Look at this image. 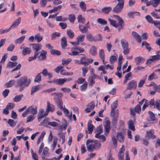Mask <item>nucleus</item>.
Instances as JSON below:
<instances>
[{"label":"nucleus","mask_w":160,"mask_h":160,"mask_svg":"<svg viewBox=\"0 0 160 160\" xmlns=\"http://www.w3.org/2000/svg\"><path fill=\"white\" fill-rule=\"evenodd\" d=\"M111 17L117 19L118 23L116 21L108 18V20L110 25L117 28L118 31L122 29L124 26V22L121 18L118 15H111Z\"/></svg>","instance_id":"obj_1"},{"label":"nucleus","mask_w":160,"mask_h":160,"mask_svg":"<svg viewBox=\"0 0 160 160\" xmlns=\"http://www.w3.org/2000/svg\"><path fill=\"white\" fill-rule=\"evenodd\" d=\"M30 79H28L25 76L20 78L17 80V85L20 87L19 92H21L24 90V88L28 87L30 83Z\"/></svg>","instance_id":"obj_2"},{"label":"nucleus","mask_w":160,"mask_h":160,"mask_svg":"<svg viewBox=\"0 0 160 160\" xmlns=\"http://www.w3.org/2000/svg\"><path fill=\"white\" fill-rule=\"evenodd\" d=\"M121 44L123 49V54L125 55H128L130 51V48H129L128 42L124 39H122Z\"/></svg>","instance_id":"obj_3"},{"label":"nucleus","mask_w":160,"mask_h":160,"mask_svg":"<svg viewBox=\"0 0 160 160\" xmlns=\"http://www.w3.org/2000/svg\"><path fill=\"white\" fill-rule=\"evenodd\" d=\"M72 52L71 53H69V54L72 56H77L79 53H83L84 52V50L80 47H77L75 48H72L71 49Z\"/></svg>","instance_id":"obj_4"},{"label":"nucleus","mask_w":160,"mask_h":160,"mask_svg":"<svg viewBox=\"0 0 160 160\" xmlns=\"http://www.w3.org/2000/svg\"><path fill=\"white\" fill-rule=\"evenodd\" d=\"M81 61L82 64L86 66L92 63L93 62V60L92 58H87L86 57H81Z\"/></svg>","instance_id":"obj_5"},{"label":"nucleus","mask_w":160,"mask_h":160,"mask_svg":"<svg viewBox=\"0 0 160 160\" xmlns=\"http://www.w3.org/2000/svg\"><path fill=\"white\" fill-rule=\"evenodd\" d=\"M86 145L88 151L89 152H92L95 149L92 140L88 139L87 141Z\"/></svg>","instance_id":"obj_6"},{"label":"nucleus","mask_w":160,"mask_h":160,"mask_svg":"<svg viewBox=\"0 0 160 160\" xmlns=\"http://www.w3.org/2000/svg\"><path fill=\"white\" fill-rule=\"evenodd\" d=\"M26 110L28 114H32L33 115H36L37 113V108L36 106H30Z\"/></svg>","instance_id":"obj_7"},{"label":"nucleus","mask_w":160,"mask_h":160,"mask_svg":"<svg viewBox=\"0 0 160 160\" xmlns=\"http://www.w3.org/2000/svg\"><path fill=\"white\" fill-rule=\"evenodd\" d=\"M24 44H23L22 45L20 48V49H22V54L23 56H25L27 54H30L31 53V50L30 48L28 47H24Z\"/></svg>","instance_id":"obj_8"},{"label":"nucleus","mask_w":160,"mask_h":160,"mask_svg":"<svg viewBox=\"0 0 160 160\" xmlns=\"http://www.w3.org/2000/svg\"><path fill=\"white\" fill-rule=\"evenodd\" d=\"M123 4H118L113 8L112 11L116 13H119L122 12L124 7Z\"/></svg>","instance_id":"obj_9"},{"label":"nucleus","mask_w":160,"mask_h":160,"mask_svg":"<svg viewBox=\"0 0 160 160\" xmlns=\"http://www.w3.org/2000/svg\"><path fill=\"white\" fill-rule=\"evenodd\" d=\"M137 86V82L134 80H132L130 81L127 85V90H131L132 88H135Z\"/></svg>","instance_id":"obj_10"},{"label":"nucleus","mask_w":160,"mask_h":160,"mask_svg":"<svg viewBox=\"0 0 160 160\" xmlns=\"http://www.w3.org/2000/svg\"><path fill=\"white\" fill-rule=\"evenodd\" d=\"M32 46V49L35 51L34 53H38V51L42 48V45L40 44L32 43L30 44Z\"/></svg>","instance_id":"obj_11"},{"label":"nucleus","mask_w":160,"mask_h":160,"mask_svg":"<svg viewBox=\"0 0 160 160\" xmlns=\"http://www.w3.org/2000/svg\"><path fill=\"white\" fill-rule=\"evenodd\" d=\"M124 147L122 145V148L119 150V152L118 154V160H123L124 159Z\"/></svg>","instance_id":"obj_12"},{"label":"nucleus","mask_w":160,"mask_h":160,"mask_svg":"<svg viewBox=\"0 0 160 160\" xmlns=\"http://www.w3.org/2000/svg\"><path fill=\"white\" fill-rule=\"evenodd\" d=\"M95 107V103L93 101H92L90 103L88 104L87 105V108L85 111L86 112L88 113L92 110Z\"/></svg>","instance_id":"obj_13"},{"label":"nucleus","mask_w":160,"mask_h":160,"mask_svg":"<svg viewBox=\"0 0 160 160\" xmlns=\"http://www.w3.org/2000/svg\"><path fill=\"white\" fill-rule=\"evenodd\" d=\"M141 111V108L140 105H137L135 107L134 109L131 110L130 113L131 115L134 116L135 115V112L139 113Z\"/></svg>","instance_id":"obj_14"},{"label":"nucleus","mask_w":160,"mask_h":160,"mask_svg":"<svg viewBox=\"0 0 160 160\" xmlns=\"http://www.w3.org/2000/svg\"><path fill=\"white\" fill-rule=\"evenodd\" d=\"M111 116L113 118L112 123L113 126H115L117 124L118 116V113H116L114 114H111Z\"/></svg>","instance_id":"obj_15"},{"label":"nucleus","mask_w":160,"mask_h":160,"mask_svg":"<svg viewBox=\"0 0 160 160\" xmlns=\"http://www.w3.org/2000/svg\"><path fill=\"white\" fill-rule=\"evenodd\" d=\"M118 106V101L117 100L115 101L111 105V114H114L116 113H118V110L115 111V109L117 108Z\"/></svg>","instance_id":"obj_16"},{"label":"nucleus","mask_w":160,"mask_h":160,"mask_svg":"<svg viewBox=\"0 0 160 160\" xmlns=\"http://www.w3.org/2000/svg\"><path fill=\"white\" fill-rule=\"evenodd\" d=\"M55 101L58 108L61 110H63L64 108H63L62 106L63 103L62 99L58 98H56Z\"/></svg>","instance_id":"obj_17"},{"label":"nucleus","mask_w":160,"mask_h":160,"mask_svg":"<svg viewBox=\"0 0 160 160\" xmlns=\"http://www.w3.org/2000/svg\"><path fill=\"white\" fill-rule=\"evenodd\" d=\"M104 128L105 132L107 133L109 132L110 129V122L109 120H107L104 125Z\"/></svg>","instance_id":"obj_18"},{"label":"nucleus","mask_w":160,"mask_h":160,"mask_svg":"<svg viewBox=\"0 0 160 160\" xmlns=\"http://www.w3.org/2000/svg\"><path fill=\"white\" fill-rule=\"evenodd\" d=\"M132 35L139 43H140L142 41L141 36L136 32L133 31L132 32Z\"/></svg>","instance_id":"obj_19"},{"label":"nucleus","mask_w":160,"mask_h":160,"mask_svg":"<svg viewBox=\"0 0 160 160\" xmlns=\"http://www.w3.org/2000/svg\"><path fill=\"white\" fill-rule=\"evenodd\" d=\"M47 52L45 50H42L40 55L38 56L39 59L41 60H45L46 58V55L47 54Z\"/></svg>","instance_id":"obj_20"},{"label":"nucleus","mask_w":160,"mask_h":160,"mask_svg":"<svg viewBox=\"0 0 160 160\" xmlns=\"http://www.w3.org/2000/svg\"><path fill=\"white\" fill-rule=\"evenodd\" d=\"M66 78H60L58 79H54V83L57 84L62 85L64 84L65 82Z\"/></svg>","instance_id":"obj_21"},{"label":"nucleus","mask_w":160,"mask_h":160,"mask_svg":"<svg viewBox=\"0 0 160 160\" xmlns=\"http://www.w3.org/2000/svg\"><path fill=\"white\" fill-rule=\"evenodd\" d=\"M21 20V19L20 17H18L17 19L15 20L13 24L10 27L11 29V28H14L17 27L20 23Z\"/></svg>","instance_id":"obj_22"},{"label":"nucleus","mask_w":160,"mask_h":160,"mask_svg":"<svg viewBox=\"0 0 160 160\" xmlns=\"http://www.w3.org/2000/svg\"><path fill=\"white\" fill-rule=\"evenodd\" d=\"M145 137L149 138H152L154 139L156 138V136L154 135V132L152 130L147 131Z\"/></svg>","instance_id":"obj_23"},{"label":"nucleus","mask_w":160,"mask_h":160,"mask_svg":"<svg viewBox=\"0 0 160 160\" xmlns=\"http://www.w3.org/2000/svg\"><path fill=\"white\" fill-rule=\"evenodd\" d=\"M117 137L119 141L123 142L124 140V136L123 134L121 132H118L117 133Z\"/></svg>","instance_id":"obj_24"},{"label":"nucleus","mask_w":160,"mask_h":160,"mask_svg":"<svg viewBox=\"0 0 160 160\" xmlns=\"http://www.w3.org/2000/svg\"><path fill=\"white\" fill-rule=\"evenodd\" d=\"M86 38L88 40L90 41H98V38L96 37H93L90 33L86 35Z\"/></svg>","instance_id":"obj_25"},{"label":"nucleus","mask_w":160,"mask_h":160,"mask_svg":"<svg viewBox=\"0 0 160 160\" xmlns=\"http://www.w3.org/2000/svg\"><path fill=\"white\" fill-rule=\"evenodd\" d=\"M25 38V35L22 36L20 38L16 39L14 42L16 44H20L22 42Z\"/></svg>","instance_id":"obj_26"},{"label":"nucleus","mask_w":160,"mask_h":160,"mask_svg":"<svg viewBox=\"0 0 160 160\" xmlns=\"http://www.w3.org/2000/svg\"><path fill=\"white\" fill-rule=\"evenodd\" d=\"M157 54L156 55H154L151 57L150 58L147 60L146 63L150 64L154 60L157 61L159 60Z\"/></svg>","instance_id":"obj_27"},{"label":"nucleus","mask_w":160,"mask_h":160,"mask_svg":"<svg viewBox=\"0 0 160 160\" xmlns=\"http://www.w3.org/2000/svg\"><path fill=\"white\" fill-rule=\"evenodd\" d=\"M135 60L137 65H138L140 63L144 62L145 61L143 58L140 56L136 57L135 58Z\"/></svg>","instance_id":"obj_28"},{"label":"nucleus","mask_w":160,"mask_h":160,"mask_svg":"<svg viewBox=\"0 0 160 160\" xmlns=\"http://www.w3.org/2000/svg\"><path fill=\"white\" fill-rule=\"evenodd\" d=\"M88 28L85 26H83L82 25H79V29L82 33H85L88 31Z\"/></svg>","instance_id":"obj_29"},{"label":"nucleus","mask_w":160,"mask_h":160,"mask_svg":"<svg viewBox=\"0 0 160 160\" xmlns=\"http://www.w3.org/2000/svg\"><path fill=\"white\" fill-rule=\"evenodd\" d=\"M95 138H98L101 142H104L106 140V138L103 135L99 134H96L95 135Z\"/></svg>","instance_id":"obj_30"},{"label":"nucleus","mask_w":160,"mask_h":160,"mask_svg":"<svg viewBox=\"0 0 160 160\" xmlns=\"http://www.w3.org/2000/svg\"><path fill=\"white\" fill-rule=\"evenodd\" d=\"M40 86L37 85L32 87L31 90V95H33L34 93L38 91L39 89Z\"/></svg>","instance_id":"obj_31"},{"label":"nucleus","mask_w":160,"mask_h":160,"mask_svg":"<svg viewBox=\"0 0 160 160\" xmlns=\"http://www.w3.org/2000/svg\"><path fill=\"white\" fill-rule=\"evenodd\" d=\"M47 109L51 112H53L55 110L53 105L50 104L48 101H47Z\"/></svg>","instance_id":"obj_32"},{"label":"nucleus","mask_w":160,"mask_h":160,"mask_svg":"<svg viewBox=\"0 0 160 160\" xmlns=\"http://www.w3.org/2000/svg\"><path fill=\"white\" fill-rule=\"evenodd\" d=\"M61 45L62 48H65L67 46V38L65 37H63L61 38Z\"/></svg>","instance_id":"obj_33"},{"label":"nucleus","mask_w":160,"mask_h":160,"mask_svg":"<svg viewBox=\"0 0 160 160\" xmlns=\"http://www.w3.org/2000/svg\"><path fill=\"white\" fill-rule=\"evenodd\" d=\"M112 8L111 7H106L102 8L101 11L103 13L105 14H108L112 10Z\"/></svg>","instance_id":"obj_34"},{"label":"nucleus","mask_w":160,"mask_h":160,"mask_svg":"<svg viewBox=\"0 0 160 160\" xmlns=\"http://www.w3.org/2000/svg\"><path fill=\"white\" fill-rule=\"evenodd\" d=\"M129 128L133 131L135 130L134 126V122L132 120H130L128 122Z\"/></svg>","instance_id":"obj_35"},{"label":"nucleus","mask_w":160,"mask_h":160,"mask_svg":"<svg viewBox=\"0 0 160 160\" xmlns=\"http://www.w3.org/2000/svg\"><path fill=\"white\" fill-rule=\"evenodd\" d=\"M66 116L70 119H71L72 117V112H69L68 109L66 108H64L63 110Z\"/></svg>","instance_id":"obj_36"},{"label":"nucleus","mask_w":160,"mask_h":160,"mask_svg":"<svg viewBox=\"0 0 160 160\" xmlns=\"http://www.w3.org/2000/svg\"><path fill=\"white\" fill-rule=\"evenodd\" d=\"M23 97V94H20L17 95L13 98V101L14 102H18L21 100Z\"/></svg>","instance_id":"obj_37"},{"label":"nucleus","mask_w":160,"mask_h":160,"mask_svg":"<svg viewBox=\"0 0 160 160\" xmlns=\"http://www.w3.org/2000/svg\"><path fill=\"white\" fill-rule=\"evenodd\" d=\"M77 19L78 22L82 24H84L86 21L85 18L81 14L78 15Z\"/></svg>","instance_id":"obj_38"},{"label":"nucleus","mask_w":160,"mask_h":160,"mask_svg":"<svg viewBox=\"0 0 160 160\" xmlns=\"http://www.w3.org/2000/svg\"><path fill=\"white\" fill-rule=\"evenodd\" d=\"M147 75H145L142 78V79L140 80L138 84V87H141L143 86L147 78Z\"/></svg>","instance_id":"obj_39"},{"label":"nucleus","mask_w":160,"mask_h":160,"mask_svg":"<svg viewBox=\"0 0 160 160\" xmlns=\"http://www.w3.org/2000/svg\"><path fill=\"white\" fill-rule=\"evenodd\" d=\"M79 7L83 11L85 12L86 10V5L84 2H80L79 3Z\"/></svg>","instance_id":"obj_40"},{"label":"nucleus","mask_w":160,"mask_h":160,"mask_svg":"<svg viewBox=\"0 0 160 160\" xmlns=\"http://www.w3.org/2000/svg\"><path fill=\"white\" fill-rule=\"evenodd\" d=\"M15 82V81L13 80L10 81L6 83L4 86L7 88L11 87L14 84Z\"/></svg>","instance_id":"obj_41"},{"label":"nucleus","mask_w":160,"mask_h":160,"mask_svg":"<svg viewBox=\"0 0 160 160\" xmlns=\"http://www.w3.org/2000/svg\"><path fill=\"white\" fill-rule=\"evenodd\" d=\"M17 64V62H12L10 61L7 64L6 66V68H12L16 66Z\"/></svg>","instance_id":"obj_42"},{"label":"nucleus","mask_w":160,"mask_h":160,"mask_svg":"<svg viewBox=\"0 0 160 160\" xmlns=\"http://www.w3.org/2000/svg\"><path fill=\"white\" fill-rule=\"evenodd\" d=\"M43 38V36L39 33H37L35 36V39L37 40L38 42H40Z\"/></svg>","instance_id":"obj_43"},{"label":"nucleus","mask_w":160,"mask_h":160,"mask_svg":"<svg viewBox=\"0 0 160 160\" xmlns=\"http://www.w3.org/2000/svg\"><path fill=\"white\" fill-rule=\"evenodd\" d=\"M67 33L68 36L71 38H72L74 36V32L71 30H68L67 31Z\"/></svg>","instance_id":"obj_44"},{"label":"nucleus","mask_w":160,"mask_h":160,"mask_svg":"<svg viewBox=\"0 0 160 160\" xmlns=\"http://www.w3.org/2000/svg\"><path fill=\"white\" fill-rule=\"evenodd\" d=\"M97 22L98 23L102 25H106L107 23L106 21L101 18H98L97 20Z\"/></svg>","instance_id":"obj_45"},{"label":"nucleus","mask_w":160,"mask_h":160,"mask_svg":"<svg viewBox=\"0 0 160 160\" xmlns=\"http://www.w3.org/2000/svg\"><path fill=\"white\" fill-rule=\"evenodd\" d=\"M85 35H79L77 38V40L79 44L80 42L83 41L85 38Z\"/></svg>","instance_id":"obj_46"},{"label":"nucleus","mask_w":160,"mask_h":160,"mask_svg":"<svg viewBox=\"0 0 160 160\" xmlns=\"http://www.w3.org/2000/svg\"><path fill=\"white\" fill-rule=\"evenodd\" d=\"M152 7L154 8L157 7L160 4V0H152Z\"/></svg>","instance_id":"obj_47"},{"label":"nucleus","mask_w":160,"mask_h":160,"mask_svg":"<svg viewBox=\"0 0 160 160\" xmlns=\"http://www.w3.org/2000/svg\"><path fill=\"white\" fill-rule=\"evenodd\" d=\"M71 61V59H63L62 60V65H65L68 64Z\"/></svg>","instance_id":"obj_48"},{"label":"nucleus","mask_w":160,"mask_h":160,"mask_svg":"<svg viewBox=\"0 0 160 160\" xmlns=\"http://www.w3.org/2000/svg\"><path fill=\"white\" fill-rule=\"evenodd\" d=\"M92 141L94 144V146H95V148H100L101 146V144H100V142L98 140H92Z\"/></svg>","instance_id":"obj_49"},{"label":"nucleus","mask_w":160,"mask_h":160,"mask_svg":"<svg viewBox=\"0 0 160 160\" xmlns=\"http://www.w3.org/2000/svg\"><path fill=\"white\" fill-rule=\"evenodd\" d=\"M142 45V46H145L146 48L148 49L149 51H150L152 49V48L150 47L149 43L146 41L143 42Z\"/></svg>","instance_id":"obj_50"},{"label":"nucleus","mask_w":160,"mask_h":160,"mask_svg":"<svg viewBox=\"0 0 160 160\" xmlns=\"http://www.w3.org/2000/svg\"><path fill=\"white\" fill-rule=\"evenodd\" d=\"M41 73H38L35 77L34 81L35 82H39L41 81Z\"/></svg>","instance_id":"obj_51"},{"label":"nucleus","mask_w":160,"mask_h":160,"mask_svg":"<svg viewBox=\"0 0 160 160\" xmlns=\"http://www.w3.org/2000/svg\"><path fill=\"white\" fill-rule=\"evenodd\" d=\"M90 53L92 55L95 56L97 54L96 48L95 46L92 47L90 49Z\"/></svg>","instance_id":"obj_52"},{"label":"nucleus","mask_w":160,"mask_h":160,"mask_svg":"<svg viewBox=\"0 0 160 160\" xmlns=\"http://www.w3.org/2000/svg\"><path fill=\"white\" fill-rule=\"evenodd\" d=\"M118 57V55H116V56H111L110 58V62L111 63L113 64L116 60Z\"/></svg>","instance_id":"obj_53"},{"label":"nucleus","mask_w":160,"mask_h":160,"mask_svg":"<svg viewBox=\"0 0 160 160\" xmlns=\"http://www.w3.org/2000/svg\"><path fill=\"white\" fill-rule=\"evenodd\" d=\"M131 76V72L128 73L125 76V79L124 80V83H126L127 81L130 80L131 79L130 77Z\"/></svg>","instance_id":"obj_54"},{"label":"nucleus","mask_w":160,"mask_h":160,"mask_svg":"<svg viewBox=\"0 0 160 160\" xmlns=\"http://www.w3.org/2000/svg\"><path fill=\"white\" fill-rule=\"evenodd\" d=\"M46 132L45 131H43L42 132L40 135V136L39 137L37 140V145H38L41 139L42 140L45 135V134Z\"/></svg>","instance_id":"obj_55"},{"label":"nucleus","mask_w":160,"mask_h":160,"mask_svg":"<svg viewBox=\"0 0 160 160\" xmlns=\"http://www.w3.org/2000/svg\"><path fill=\"white\" fill-rule=\"evenodd\" d=\"M56 90V88H49L42 91V92L43 93H50L53 91H54Z\"/></svg>","instance_id":"obj_56"},{"label":"nucleus","mask_w":160,"mask_h":160,"mask_svg":"<svg viewBox=\"0 0 160 160\" xmlns=\"http://www.w3.org/2000/svg\"><path fill=\"white\" fill-rule=\"evenodd\" d=\"M99 56L101 59H104L105 54L104 50L102 49L100 50L99 51Z\"/></svg>","instance_id":"obj_57"},{"label":"nucleus","mask_w":160,"mask_h":160,"mask_svg":"<svg viewBox=\"0 0 160 160\" xmlns=\"http://www.w3.org/2000/svg\"><path fill=\"white\" fill-rule=\"evenodd\" d=\"M35 118V117L32 115H30L27 117V120L26 121L27 123L32 122Z\"/></svg>","instance_id":"obj_58"},{"label":"nucleus","mask_w":160,"mask_h":160,"mask_svg":"<svg viewBox=\"0 0 160 160\" xmlns=\"http://www.w3.org/2000/svg\"><path fill=\"white\" fill-rule=\"evenodd\" d=\"M91 66H89L88 67H83L82 68V74L83 76H85L86 75V73L88 72V68H90Z\"/></svg>","instance_id":"obj_59"},{"label":"nucleus","mask_w":160,"mask_h":160,"mask_svg":"<svg viewBox=\"0 0 160 160\" xmlns=\"http://www.w3.org/2000/svg\"><path fill=\"white\" fill-rule=\"evenodd\" d=\"M151 15L156 18H160V16L158 13L152 11L151 13Z\"/></svg>","instance_id":"obj_60"},{"label":"nucleus","mask_w":160,"mask_h":160,"mask_svg":"<svg viewBox=\"0 0 160 160\" xmlns=\"http://www.w3.org/2000/svg\"><path fill=\"white\" fill-rule=\"evenodd\" d=\"M50 52L53 55H59L61 54V53L59 51L53 49L50 50Z\"/></svg>","instance_id":"obj_61"},{"label":"nucleus","mask_w":160,"mask_h":160,"mask_svg":"<svg viewBox=\"0 0 160 160\" xmlns=\"http://www.w3.org/2000/svg\"><path fill=\"white\" fill-rule=\"evenodd\" d=\"M94 128V126L90 123H88V129L89 133H91L92 132L93 129Z\"/></svg>","instance_id":"obj_62"},{"label":"nucleus","mask_w":160,"mask_h":160,"mask_svg":"<svg viewBox=\"0 0 160 160\" xmlns=\"http://www.w3.org/2000/svg\"><path fill=\"white\" fill-rule=\"evenodd\" d=\"M88 83L86 81L84 82V83L82 84L80 87L81 90L82 91H85L87 87Z\"/></svg>","instance_id":"obj_63"},{"label":"nucleus","mask_w":160,"mask_h":160,"mask_svg":"<svg viewBox=\"0 0 160 160\" xmlns=\"http://www.w3.org/2000/svg\"><path fill=\"white\" fill-rule=\"evenodd\" d=\"M154 107L160 110V100H156Z\"/></svg>","instance_id":"obj_64"}]
</instances>
